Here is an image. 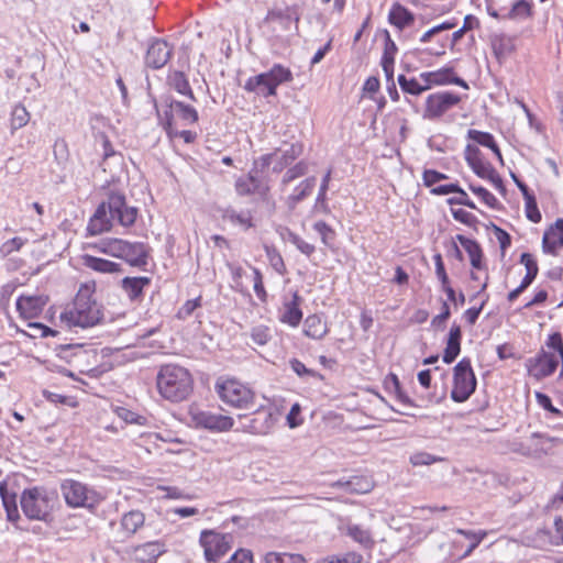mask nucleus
Here are the masks:
<instances>
[{
  "label": "nucleus",
  "mask_w": 563,
  "mask_h": 563,
  "mask_svg": "<svg viewBox=\"0 0 563 563\" xmlns=\"http://www.w3.org/2000/svg\"><path fill=\"white\" fill-rule=\"evenodd\" d=\"M462 329L459 324L453 323L446 338V346L443 351L442 361L445 364L453 363L461 352Z\"/></svg>",
  "instance_id": "22"
},
{
  "label": "nucleus",
  "mask_w": 563,
  "mask_h": 563,
  "mask_svg": "<svg viewBox=\"0 0 563 563\" xmlns=\"http://www.w3.org/2000/svg\"><path fill=\"white\" fill-rule=\"evenodd\" d=\"M235 191L239 196H250L255 192L265 195L268 191V186L257 176V169L251 168L247 175L236 179Z\"/></svg>",
  "instance_id": "17"
},
{
  "label": "nucleus",
  "mask_w": 563,
  "mask_h": 563,
  "mask_svg": "<svg viewBox=\"0 0 563 563\" xmlns=\"http://www.w3.org/2000/svg\"><path fill=\"white\" fill-rule=\"evenodd\" d=\"M466 137L468 140L473 141L475 143V145H481V146H484V147H487V148L492 150V152L496 155L498 161L501 164L504 163L500 148H499V146H498L497 142L495 141V137H494V135L492 133L479 131V130L470 129L467 131Z\"/></svg>",
  "instance_id": "27"
},
{
  "label": "nucleus",
  "mask_w": 563,
  "mask_h": 563,
  "mask_svg": "<svg viewBox=\"0 0 563 563\" xmlns=\"http://www.w3.org/2000/svg\"><path fill=\"white\" fill-rule=\"evenodd\" d=\"M137 208L129 206L125 196L121 192L110 191L107 200L102 201L90 218L87 232L89 235H99L112 228L117 220L122 227H131L137 217Z\"/></svg>",
  "instance_id": "1"
},
{
  "label": "nucleus",
  "mask_w": 563,
  "mask_h": 563,
  "mask_svg": "<svg viewBox=\"0 0 563 563\" xmlns=\"http://www.w3.org/2000/svg\"><path fill=\"white\" fill-rule=\"evenodd\" d=\"M0 497L7 512L8 521L13 522L15 528L19 530H26L18 525L20 514L15 501V494L10 495L8 493V485L5 482H0Z\"/></svg>",
  "instance_id": "28"
},
{
  "label": "nucleus",
  "mask_w": 563,
  "mask_h": 563,
  "mask_svg": "<svg viewBox=\"0 0 563 563\" xmlns=\"http://www.w3.org/2000/svg\"><path fill=\"white\" fill-rule=\"evenodd\" d=\"M233 537L229 533L223 534L214 530H202L199 543L203 549V555L207 562H218L231 549Z\"/></svg>",
  "instance_id": "8"
},
{
  "label": "nucleus",
  "mask_w": 563,
  "mask_h": 563,
  "mask_svg": "<svg viewBox=\"0 0 563 563\" xmlns=\"http://www.w3.org/2000/svg\"><path fill=\"white\" fill-rule=\"evenodd\" d=\"M558 365V357L544 350H541L536 357L528 360L529 373L537 379L551 376L556 371Z\"/></svg>",
  "instance_id": "13"
},
{
  "label": "nucleus",
  "mask_w": 563,
  "mask_h": 563,
  "mask_svg": "<svg viewBox=\"0 0 563 563\" xmlns=\"http://www.w3.org/2000/svg\"><path fill=\"white\" fill-rule=\"evenodd\" d=\"M200 300H201V297H198V298H195L192 300H187L183 306L181 308L178 310L177 312V318L178 319H187L189 316L192 314V312L198 308L200 307Z\"/></svg>",
  "instance_id": "64"
},
{
  "label": "nucleus",
  "mask_w": 563,
  "mask_h": 563,
  "mask_svg": "<svg viewBox=\"0 0 563 563\" xmlns=\"http://www.w3.org/2000/svg\"><path fill=\"white\" fill-rule=\"evenodd\" d=\"M477 379L471 360L462 358L453 368V388L451 399L455 402L466 401L475 391Z\"/></svg>",
  "instance_id": "6"
},
{
  "label": "nucleus",
  "mask_w": 563,
  "mask_h": 563,
  "mask_svg": "<svg viewBox=\"0 0 563 563\" xmlns=\"http://www.w3.org/2000/svg\"><path fill=\"white\" fill-rule=\"evenodd\" d=\"M397 45L395 42L390 38V35L387 31H385V46H384V53L382 56V60L390 63H395V55L397 53Z\"/></svg>",
  "instance_id": "62"
},
{
  "label": "nucleus",
  "mask_w": 563,
  "mask_h": 563,
  "mask_svg": "<svg viewBox=\"0 0 563 563\" xmlns=\"http://www.w3.org/2000/svg\"><path fill=\"white\" fill-rule=\"evenodd\" d=\"M492 46L498 59L510 55L515 51L514 41L506 35L495 36Z\"/></svg>",
  "instance_id": "42"
},
{
  "label": "nucleus",
  "mask_w": 563,
  "mask_h": 563,
  "mask_svg": "<svg viewBox=\"0 0 563 563\" xmlns=\"http://www.w3.org/2000/svg\"><path fill=\"white\" fill-rule=\"evenodd\" d=\"M306 172H307V165L303 162H299L297 165L289 168L285 173V175L283 177V184H288V183L295 180L296 178L305 175Z\"/></svg>",
  "instance_id": "63"
},
{
  "label": "nucleus",
  "mask_w": 563,
  "mask_h": 563,
  "mask_svg": "<svg viewBox=\"0 0 563 563\" xmlns=\"http://www.w3.org/2000/svg\"><path fill=\"white\" fill-rule=\"evenodd\" d=\"M56 499L55 493L44 487L24 489L20 504L23 514L31 520L48 522L52 520V510Z\"/></svg>",
  "instance_id": "4"
},
{
  "label": "nucleus",
  "mask_w": 563,
  "mask_h": 563,
  "mask_svg": "<svg viewBox=\"0 0 563 563\" xmlns=\"http://www.w3.org/2000/svg\"><path fill=\"white\" fill-rule=\"evenodd\" d=\"M449 176L435 169H424L422 179L426 187H432L439 181L448 179Z\"/></svg>",
  "instance_id": "60"
},
{
  "label": "nucleus",
  "mask_w": 563,
  "mask_h": 563,
  "mask_svg": "<svg viewBox=\"0 0 563 563\" xmlns=\"http://www.w3.org/2000/svg\"><path fill=\"white\" fill-rule=\"evenodd\" d=\"M198 426L216 431H228L234 428L235 421L231 417L201 411L195 415Z\"/></svg>",
  "instance_id": "18"
},
{
  "label": "nucleus",
  "mask_w": 563,
  "mask_h": 563,
  "mask_svg": "<svg viewBox=\"0 0 563 563\" xmlns=\"http://www.w3.org/2000/svg\"><path fill=\"white\" fill-rule=\"evenodd\" d=\"M374 486L375 482L371 474H354V494H367Z\"/></svg>",
  "instance_id": "50"
},
{
  "label": "nucleus",
  "mask_w": 563,
  "mask_h": 563,
  "mask_svg": "<svg viewBox=\"0 0 563 563\" xmlns=\"http://www.w3.org/2000/svg\"><path fill=\"white\" fill-rule=\"evenodd\" d=\"M445 461L442 456H437L428 452H416L410 456V463L413 466L431 465L437 462Z\"/></svg>",
  "instance_id": "51"
},
{
  "label": "nucleus",
  "mask_w": 563,
  "mask_h": 563,
  "mask_svg": "<svg viewBox=\"0 0 563 563\" xmlns=\"http://www.w3.org/2000/svg\"><path fill=\"white\" fill-rule=\"evenodd\" d=\"M172 53L173 47L165 40L155 38L147 48L145 64L153 69H159L167 64Z\"/></svg>",
  "instance_id": "14"
},
{
  "label": "nucleus",
  "mask_w": 563,
  "mask_h": 563,
  "mask_svg": "<svg viewBox=\"0 0 563 563\" xmlns=\"http://www.w3.org/2000/svg\"><path fill=\"white\" fill-rule=\"evenodd\" d=\"M47 303V297L42 295L24 296L16 299V309L25 319L37 317Z\"/></svg>",
  "instance_id": "19"
},
{
  "label": "nucleus",
  "mask_w": 563,
  "mask_h": 563,
  "mask_svg": "<svg viewBox=\"0 0 563 563\" xmlns=\"http://www.w3.org/2000/svg\"><path fill=\"white\" fill-rule=\"evenodd\" d=\"M300 306V297L297 292L294 294L292 299L285 303V310L280 320L285 323H288L291 327H296L300 323L302 319V312L299 308Z\"/></svg>",
  "instance_id": "34"
},
{
  "label": "nucleus",
  "mask_w": 563,
  "mask_h": 563,
  "mask_svg": "<svg viewBox=\"0 0 563 563\" xmlns=\"http://www.w3.org/2000/svg\"><path fill=\"white\" fill-rule=\"evenodd\" d=\"M101 306L92 299L91 289L82 286L78 290L71 307L60 314V321L67 328H91L102 320Z\"/></svg>",
  "instance_id": "2"
},
{
  "label": "nucleus",
  "mask_w": 563,
  "mask_h": 563,
  "mask_svg": "<svg viewBox=\"0 0 563 563\" xmlns=\"http://www.w3.org/2000/svg\"><path fill=\"white\" fill-rule=\"evenodd\" d=\"M532 15L531 4L526 0H517L503 19L526 20Z\"/></svg>",
  "instance_id": "41"
},
{
  "label": "nucleus",
  "mask_w": 563,
  "mask_h": 563,
  "mask_svg": "<svg viewBox=\"0 0 563 563\" xmlns=\"http://www.w3.org/2000/svg\"><path fill=\"white\" fill-rule=\"evenodd\" d=\"M354 542L360 543L364 550V554H356L354 552V563H368L372 559L371 550L375 544L371 532L354 526Z\"/></svg>",
  "instance_id": "25"
},
{
  "label": "nucleus",
  "mask_w": 563,
  "mask_h": 563,
  "mask_svg": "<svg viewBox=\"0 0 563 563\" xmlns=\"http://www.w3.org/2000/svg\"><path fill=\"white\" fill-rule=\"evenodd\" d=\"M314 231L320 235L324 245H331L334 239V231L323 221H317L313 224Z\"/></svg>",
  "instance_id": "56"
},
{
  "label": "nucleus",
  "mask_w": 563,
  "mask_h": 563,
  "mask_svg": "<svg viewBox=\"0 0 563 563\" xmlns=\"http://www.w3.org/2000/svg\"><path fill=\"white\" fill-rule=\"evenodd\" d=\"M419 78L424 85H428V90L434 86H444L454 84L464 89H470L468 84L454 71L453 67H443L434 71H424L419 75Z\"/></svg>",
  "instance_id": "11"
},
{
  "label": "nucleus",
  "mask_w": 563,
  "mask_h": 563,
  "mask_svg": "<svg viewBox=\"0 0 563 563\" xmlns=\"http://www.w3.org/2000/svg\"><path fill=\"white\" fill-rule=\"evenodd\" d=\"M166 551V544L156 540L133 547L128 552L136 563H154Z\"/></svg>",
  "instance_id": "15"
},
{
  "label": "nucleus",
  "mask_w": 563,
  "mask_h": 563,
  "mask_svg": "<svg viewBox=\"0 0 563 563\" xmlns=\"http://www.w3.org/2000/svg\"><path fill=\"white\" fill-rule=\"evenodd\" d=\"M121 284L129 299L137 301L143 296V289L151 284V278L146 276L124 277Z\"/></svg>",
  "instance_id": "29"
},
{
  "label": "nucleus",
  "mask_w": 563,
  "mask_h": 563,
  "mask_svg": "<svg viewBox=\"0 0 563 563\" xmlns=\"http://www.w3.org/2000/svg\"><path fill=\"white\" fill-rule=\"evenodd\" d=\"M388 21L390 24L397 26L399 30H404L405 27L410 26L415 22V15L406 7L396 2L393 4L389 11Z\"/></svg>",
  "instance_id": "31"
},
{
  "label": "nucleus",
  "mask_w": 563,
  "mask_h": 563,
  "mask_svg": "<svg viewBox=\"0 0 563 563\" xmlns=\"http://www.w3.org/2000/svg\"><path fill=\"white\" fill-rule=\"evenodd\" d=\"M167 110L164 112V118L159 115L161 122L165 130L169 132L172 126V119L174 115L179 117L181 120L187 123H195L198 121V112L195 108L189 104H185L181 101L167 99L166 100Z\"/></svg>",
  "instance_id": "12"
},
{
  "label": "nucleus",
  "mask_w": 563,
  "mask_h": 563,
  "mask_svg": "<svg viewBox=\"0 0 563 563\" xmlns=\"http://www.w3.org/2000/svg\"><path fill=\"white\" fill-rule=\"evenodd\" d=\"M265 73L276 90L279 85L290 82L294 78L291 70L282 64H274L273 67Z\"/></svg>",
  "instance_id": "40"
},
{
  "label": "nucleus",
  "mask_w": 563,
  "mask_h": 563,
  "mask_svg": "<svg viewBox=\"0 0 563 563\" xmlns=\"http://www.w3.org/2000/svg\"><path fill=\"white\" fill-rule=\"evenodd\" d=\"M288 241L294 244L298 251H300L306 256L310 257L314 251L316 247L313 244L306 242L303 239H301L298 234L288 231Z\"/></svg>",
  "instance_id": "52"
},
{
  "label": "nucleus",
  "mask_w": 563,
  "mask_h": 563,
  "mask_svg": "<svg viewBox=\"0 0 563 563\" xmlns=\"http://www.w3.org/2000/svg\"><path fill=\"white\" fill-rule=\"evenodd\" d=\"M265 563H305L306 560L301 554L297 553H279V552H268L264 556Z\"/></svg>",
  "instance_id": "44"
},
{
  "label": "nucleus",
  "mask_w": 563,
  "mask_h": 563,
  "mask_svg": "<svg viewBox=\"0 0 563 563\" xmlns=\"http://www.w3.org/2000/svg\"><path fill=\"white\" fill-rule=\"evenodd\" d=\"M222 218L234 224L243 225L245 229L253 225L252 218L249 212H238L232 208H227L222 213Z\"/></svg>",
  "instance_id": "48"
},
{
  "label": "nucleus",
  "mask_w": 563,
  "mask_h": 563,
  "mask_svg": "<svg viewBox=\"0 0 563 563\" xmlns=\"http://www.w3.org/2000/svg\"><path fill=\"white\" fill-rule=\"evenodd\" d=\"M316 186V178L310 177L305 179L299 186L295 188L294 194L289 197L290 206L294 208L296 203L309 196Z\"/></svg>",
  "instance_id": "45"
},
{
  "label": "nucleus",
  "mask_w": 563,
  "mask_h": 563,
  "mask_svg": "<svg viewBox=\"0 0 563 563\" xmlns=\"http://www.w3.org/2000/svg\"><path fill=\"white\" fill-rule=\"evenodd\" d=\"M468 188L473 194L479 197L481 200L489 208L495 210H500L503 208L501 203L497 200V198L485 187L470 184Z\"/></svg>",
  "instance_id": "46"
},
{
  "label": "nucleus",
  "mask_w": 563,
  "mask_h": 563,
  "mask_svg": "<svg viewBox=\"0 0 563 563\" xmlns=\"http://www.w3.org/2000/svg\"><path fill=\"white\" fill-rule=\"evenodd\" d=\"M493 232L499 242L501 258H504L506 250L511 245V236L506 230L498 225H493Z\"/></svg>",
  "instance_id": "58"
},
{
  "label": "nucleus",
  "mask_w": 563,
  "mask_h": 563,
  "mask_svg": "<svg viewBox=\"0 0 563 563\" xmlns=\"http://www.w3.org/2000/svg\"><path fill=\"white\" fill-rule=\"evenodd\" d=\"M126 242L128 241L122 239H104L100 241L98 249L107 255L122 258Z\"/></svg>",
  "instance_id": "39"
},
{
  "label": "nucleus",
  "mask_w": 563,
  "mask_h": 563,
  "mask_svg": "<svg viewBox=\"0 0 563 563\" xmlns=\"http://www.w3.org/2000/svg\"><path fill=\"white\" fill-rule=\"evenodd\" d=\"M169 85L180 95L196 100L189 81L183 71L175 70L168 76Z\"/></svg>",
  "instance_id": "36"
},
{
  "label": "nucleus",
  "mask_w": 563,
  "mask_h": 563,
  "mask_svg": "<svg viewBox=\"0 0 563 563\" xmlns=\"http://www.w3.org/2000/svg\"><path fill=\"white\" fill-rule=\"evenodd\" d=\"M56 355L67 363H78L88 356V352L79 343H60L55 346Z\"/></svg>",
  "instance_id": "26"
},
{
  "label": "nucleus",
  "mask_w": 563,
  "mask_h": 563,
  "mask_svg": "<svg viewBox=\"0 0 563 563\" xmlns=\"http://www.w3.org/2000/svg\"><path fill=\"white\" fill-rule=\"evenodd\" d=\"M470 167L476 176H478L479 178H483V179H487V180L496 172V169L493 167V165L485 161H481L475 164L471 163Z\"/></svg>",
  "instance_id": "55"
},
{
  "label": "nucleus",
  "mask_w": 563,
  "mask_h": 563,
  "mask_svg": "<svg viewBox=\"0 0 563 563\" xmlns=\"http://www.w3.org/2000/svg\"><path fill=\"white\" fill-rule=\"evenodd\" d=\"M60 492L65 503L70 508L95 509L103 499L95 488L71 478L60 483Z\"/></svg>",
  "instance_id": "5"
},
{
  "label": "nucleus",
  "mask_w": 563,
  "mask_h": 563,
  "mask_svg": "<svg viewBox=\"0 0 563 563\" xmlns=\"http://www.w3.org/2000/svg\"><path fill=\"white\" fill-rule=\"evenodd\" d=\"M397 81L401 91L411 96H420L428 90V85H424L423 81L420 82L416 77L408 78L400 74L398 75Z\"/></svg>",
  "instance_id": "38"
},
{
  "label": "nucleus",
  "mask_w": 563,
  "mask_h": 563,
  "mask_svg": "<svg viewBox=\"0 0 563 563\" xmlns=\"http://www.w3.org/2000/svg\"><path fill=\"white\" fill-rule=\"evenodd\" d=\"M216 388L220 399L229 406L249 409L254 405V393L236 379L218 382Z\"/></svg>",
  "instance_id": "7"
},
{
  "label": "nucleus",
  "mask_w": 563,
  "mask_h": 563,
  "mask_svg": "<svg viewBox=\"0 0 563 563\" xmlns=\"http://www.w3.org/2000/svg\"><path fill=\"white\" fill-rule=\"evenodd\" d=\"M244 89L249 92H255L264 98L276 96L277 93V90L273 86L266 73H261L256 76L250 77L244 85Z\"/></svg>",
  "instance_id": "23"
},
{
  "label": "nucleus",
  "mask_w": 563,
  "mask_h": 563,
  "mask_svg": "<svg viewBox=\"0 0 563 563\" xmlns=\"http://www.w3.org/2000/svg\"><path fill=\"white\" fill-rule=\"evenodd\" d=\"M519 262L526 266L527 272L523 282L507 295L510 302L515 301L534 282L539 273L538 263L531 253L523 252Z\"/></svg>",
  "instance_id": "16"
},
{
  "label": "nucleus",
  "mask_w": 563,
  "mask_h": 563,
  "mask_svg": "<svg viewBox=\"0 0 563 563\" xmlns=\"http://www.w3.org/2000/svg\"><path fill=\"white\" fill-rule=\"evenodd\" d=\"M526 217L533 223H539L542 219L541 212L538 208L537 198L533 192L523 196Z\"/></svg>",
  "instance_id": "49"
},
{
  "label": "nucleus",
  "mask_w": 563,
  "mask_h": 563,
  "mask_svg": "<svg viewBox=\"0 0 563 563\" xmlns=\"http://www.w3.org/2000/svg\"><path fill=\"white\" fill-rule=\"evenodd\" d=\"M29 327L34 330V334L32 336H40V338H46V336H59L60 332L57 330H54L43 323L40 322H31L29 323Z\"/></svg>",
  "instance_id": "61"
},
{
  "label": "nucleus",
  "mask_w": 563,
  "mask_h": 563,
  "mask_svg": "<svg viewBox=\"0 0 563 563\" xmlns=\"http://www.w3.org/2000/svg\"><path fill=\"white\" fill-rule=\"evenodd\" d=\"M385 389L394 393L398 401L406 406H415L413 401L404 393L399 378L396 374H388L384 380Z\"/></svg>",
  "instance_id": "37"
},
{
  "label": "nucleus",
  "mask_w": 563,
  "mask_h": 563,
  "mask_svg": "<svg viewBox=\"0 0 563 563\" xmlns=\"http://www.w3.org/2000/svg\"><path fill=\"white\" fill-rule=\"evenodd\" d=\"M84 264L86 267L100 273H120L122 271L120 264L92 255H85Z\"/></svg>",
  "instance_id": "35"
},
{
  "label": "nucleus",
  "mask_w": 563,
  "mask_h": 563,
  "mask_svg": "<svg viewBox=\"0 0 563 563\" xmlns=\"http://www.w3.org/2000/svg\"><path fill=\"white\" fill-rule=\"evenodd\" d=\"M156 384L161 396L173 402L185 400L192 391L190 373L175 364H166L159 368Z\"/></svg>",
  "instance_id": "3"
},
{
  "label": "nucleus",
  "mask_w": 563,
  "mask_h": 563,
  "mask_svg": "<svg viewBox=\"0 0 563 563\" xmlns=\"http://www.w3.org/2000/svg\"><path fill=\"white\" fill-rule=\"evenodd\" d=\"M251 338L254 343L265 345L272 338L271 331L265 325H257L251 330Z\"/></svg>",
  "instance_id": "57"
},
{
  "label": "nucleus",
  "mask_w": 563,
  "mask_h": 563,
  "mask_svg": "<svg viewBox=\"0 0 563 563\" xmlns=\"http://www.w3.org/2000/svg\"><path fill=\"white\" fill-rule=\"evenodd\" d=\"M145 516L140 510H131L125 512L120 521L122 531L126 537H132L144 525Z\"/></svg>",
  "instance_id": "32"
},
{
  "label": "nucleus",
  "mask_w": 563,
  "mask_h": 563,
  "mask_svg": "<svg viewBox=\"0 0 563 563\" xmlns=\"http://www.w3.org/2000/svg\"><path fill=\"white\" fill-rule=\"evenodd\" d=\"M455 239L461 243V245L468 254L472 267L475 269H483L485 265L484 253L481 244L476 240L466 238L463 234H457Z\"/></svg>",
  "instance_id": "24"
},
{
  "label": "nucleus",
  "mask_w": 563,
  "mask_h": 563,
  "mask_svg": "<svg viewBox=\"0 0 563 563\" xmlns=\"http://www.w3.org/2000/svg\"><path fill=\"white\" fill-rule=\"evenodd\" d=\"M275 153H277V159L278 162L274 165L273 170L274 172H280L283 168L291 164L298 156L302 153V145L299 143H295L289 145L285 150H277Z\"/></svg>",
  "instance_id": "33"
},
{
  "label": "nucleus",
  "mask_w": 563,
  "mask_h": 563,
  "mask_svg": "<svg viewBox=\"0 0 563 563\" xmlns=\"http://www.w3.org/2000/svg\"><path fill=\"white\" fill-rule=\"evenodd\" d=\"M530 450H534L532 457L540 459L543 455H548L554 446V443L559 441L556 438H552L545 433L533 432L530 437Z\"/></svg>",
  "instance_id": "30"
},
{
  "label": "nucleus",
  "mask_w": 563,
  "mask_h": 563,
  "mask_svg": "<svg viewBox=\"0 0 563 563\" xmlns=\"http://www.w3.org/2000/svg\"><path fill=\"white\" fill-rule=\"evenodd\" d=\"M461 102V97L452 91H438L426 99L422 118L431 121L441 119L450 109Z\"/></svg>",
  "instance_id": "10"
},
{
  "label": "nucleus",
  "mask_w": 563,
  "mask_h": 563,
  "mask_svg": "<svg viewBox=\"0 0 563 563\" xmlns=\"http://www.w3.org/2000/svg\"><path fill=\"white\" fill-rule=\"evenodd\" d=\"M305 333L307 336L312 339H321L325 332V324L321 321L318 316H309L305 320Z\"/></svg>",
  "instance_id": "43"
},
{
  "label": "nucleus",
  "mask_w": 563,
  "mask_h": 563,
  "mask_svg": "<svg viewBox=\"0 0 563 563\" xmlns=\"http://www.w3.org/2000/svg\"><path fill=\"white\" fill-rule=\"evenodd\" d=\"M148 247L142 242H126L122 260L133 267H144L147 265Z\"/></svg>",
  "instance_id": "21"
},
{
  "label": "nucleus",
  "mask_w": 563,
  "mask_h": 563,
  "mask_svg": "<svg viewBox=\"0 0 563 563\" xmlns=\"http://www.w3.org/2000/svg\"><path fill=\"white\" fill-rule=\"evenodd\" d=\"M456 26V21L453 20V21H444L442 22L441 24L439 25H435L433 27H431L430 30H428L420 38V41L422 43H427L431 40L432 36H434L435 34L442 32V31H446V30H451L453 27Z\"/></svg>",
  "instance_id": "59"
},
{
  "label": "nucleus",
  "mask_w": 563,
  "mask_h": 563,
  "mask_svg": "<svg viewBox=\"0 0 563 563\" xmlns=\"http://www.w3.org/2000/svg\"><path fill=\"white\" fill-rule=\"evenodd\" d=\"M451 213L454 218V220L474 228L476 230V225L479 223L478 219L472 214L471 212L464 210V209H451Z\"/></svg>",
  "instance_id": "53"
},
{
  "label": "nucleus",
  "mask_w": 563,
  "mask_h": 563,
  "mask_svg": "<svg viewBox=\"0 0 563 563\" xmlns=\"http://www.w3.org/2000/svg\"><path fill=\"white\" fill-rule=\"evenodd\" d=\"M30 121V113L22 104H16L11 112V131L12 133L23 126Z\"/></svg>",
  "instance_id": "47"
},
{
  "label": "nucleus",
  "mask_w": 563,
  "mask_h": 563,
  "mask_svg": "<svg viewBox=\"0 0 563 563\" xmlns=\"http://www.w3.org/2000/svg\"><path fill=\"white\" fill-rule=\"evenodd\" d=\"M289 365H290V368L301 378H305V377L322 378V376L318 372L307 368L306 365L297 358L290 360Z\"/></svg>",
  "instance_id": "54"
},
{
  "label": "nucleus",
  "mask_w": 563,
  "mask_h": 563,
  "mask_svg": "<svg viewBox=\"0 0 563 563\" xmlns=\"http://www.w3.org/2000/svg\"><path fill=\"white\" fill-rule=\"evenodd\" d=\"M563 247V218L556 219L543 234L542 250L544 253L556 255L558 249Z\"/></svg>",
  "instance_id": "20"
},
{
  "label": "nucleus",
  "mask_w": 563,
  "mask_h": 563,
  "mask_svg": "<svg viewBox=\"0 0 563 563\" xmlns=\"http://www.w3.org/2000/svg\"><path fill=\"white\" fill-rule=\"evenodd\" d=\"M234 421L235 431L267 434L273 429L276 420L269 410L260 409L252 415H239Z\"/></svg>",
  "instance_id": "9"
}]
</instances>
